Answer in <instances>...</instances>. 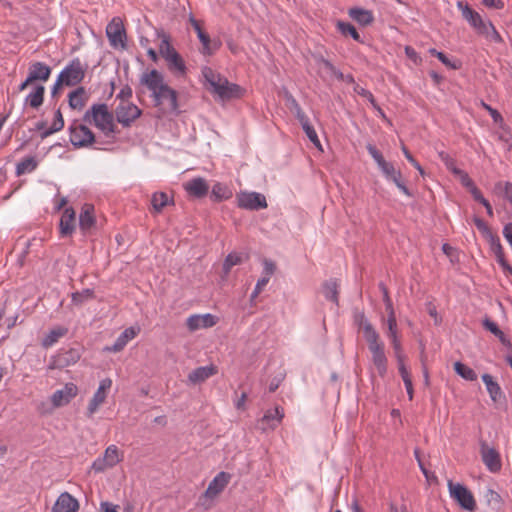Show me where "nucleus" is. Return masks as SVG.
<instances>
[{"label": "nucleus", "instance_id": "nucleus-1", "mask_svg": "<svg viewBox=\"0 0 512 512\" xmlns=\"http://www.w3.org/2000/svg\"><path fill=\"white\" fill-rule=\"evenodd\" d=\"M140 83L151 92L155 106L162 113H172L178 110V94L165 82L159 71L153 69L143 73Z\"/></svg>", "mask_w": 512, "mask_h": 512}, {"label": "nucleus", "instance_id": "nucleus-2", "mask_svg": "<svg viewBox=\"0 0 512 512\" xmlns=\"http://www.w3.org/2000/svg\"><path fill=\"white\" fill-rule=\"evenodd\" d=\"M359 328L363 332L364 338L368 345V349L371 353L372 368L381 378H384L387 373L388 366V360L385 355L384 342L380 339L379 333L364 317V315L360 316Z\"/></svg>", "mask_w": 512, "mask_h": 512}, {"label": "nucleus", "instance_id": "nucleus-3", "mask_svg": "<svg viewBox=\"0 0 512 512\" xmlns=\"http://www.w3.org/2000/svg\"><path fill=\"white\" fill-rule=\"evenodd\" d=\"M456 5L457 8L461 11L463 18L469 23V25L476 31L477 34L482 35L496 43L502 42V37L492 22L484 20L477 11L473 10L467 3L463 1H458Z\"/></svg>", "mask_w": 512, "mask_h": 512}, {"label": "nucleus", "instance_id": "nucleus-4", "mask_svg": "<svg viewBox=\"0 0 512 512\" xmlns=\"http://www.w3.org/2000/svg\"><path fill=\"white\" fill-rule=\"evenodd\" d=\"M158 37L161 40L159 55L165 60L168 70L176 78L185 77L187 74L185 61L170 43V37L164 32H158Z\"/></svg>", "mask_w": 512, "mask_h": 512}, {"label": "nucleus", "instance_id": "nucleus-5", "mask_svg": "<svg viewBox=\"0 0 512 512\" xmlns=\"http://www.w3.org/2000/svg\"><path fill=\"white\" fill-rule=\"evenodd\" d=\"M202 76L212 92L218 95L219 98L227 100L240 96L241 88L236 84L230 83L212 68L204 67L202 69Z\"/></svg>", "mask_w": 512, "mask_h": 512}, {"label": "nucleus", "instance_id": "nucleus-6", "mask_svg": "<svg viewBox=\"0 0 512 512\" xmlns=\"http://www.w3.org/2000/svg\"><path fill=\"white\" fill-rule=\"evenodd\" d=\"M368 153L377 163L379 169L388 181L393 182L397 188L406 196H411L409 189L406 187L400 170H397L394 165L386 161L382 153L372 144L366 146Z\"/></svg>", "mask_w": 512, "mask_h": 512}, {"label": "nucleus", "instance_id": "nucleus-7", "mask_svg": "<svg viewBox=\"0 0 512 512\" xmlns=\"http://www.w3.org/2000/svg\"><path fill=\"white\" fill-rule=\"evenodd\" d=\"M84 121L93 124L106 136L115 132L113 115L109 112L105 104L93 105L84 115Z\"/></svg>", "mask_w": 512, "mask_h": 512}, {"label": "nucleus", "instance_id": "nucleus-8", "mask_svg": "<svg viewBox=\"0 0 512 512\" xmlns=\"http://www.w3.org/2000/svg\"><path fill=\"white\" fill-rule=\"evenodd\" d=\"M86 67L80 59H73L58 75L54 85V92L60 86H75L79 84L85 76Z\"/></svg>", "mask_w": 512, "mask_h": 512}, {"label": "nucleus", "instance_id": "nucleus-9", "mask_svg": "<svg viewBox=\"0 0 512 512\" xmlns=\"http://www.w3.org/2000/svg\"><path fill=\"white\" fill-rule=\"evenodd\" d=\"M230 476L226 472L218 473L214 479L209 483L204 494L199 498L198 505L207 510L212 507L213 500L224 490L228 485Z\"/></svg>", "mask_w": 512, "mask_h": 512}, {"label": "nucleus", "instance_id": "nucleus-10", "mask_svg": "<svg viewBox=\"0 0 512 512\" xmlns=\"http://www.w3.org/2000/svg\"><path fill=\"white\" fill-rule=\"evenodd\" d=\"M113 381L111 378H104L100 380L96 391L89 399L85 415L87 418H92L99 409L106 403L110 390L112 388Z\"/></svg>", "mask_w": 512, "mask_h": 512}, {"label": "nucleus", "instance_id": "nucleus-11", "mask_svg": "<svg viewBox=\"0 0 512 512\" xmlns=\"http://www.w3.org/2000/svg\"><path fill=\"white\" fill-rule=\"evenodd\" d=\"M447 486L450 497L456 501L462 509L470 512L476 509V500L467 487L460 483H455L452 480H448Z\"/></svg>", "mask_w": 512, "mask_h": 512}, {"label": "nucleus", "instance_id": "nucleus-12", "mask_svg": "<svg viewBox=\"0 0 512 512\" xmlns=\"http://www.w3.org/2000/svg\"><path fill=\"white\" fill-rule=\"evenodd\" d=\"M123 458L124 453L116 445L111 444L105 449L103 456L94 460L92 469L97 473L104 472L115 467Z\"/></svg>", "mask_w": 512, "mask_h": 512}, {"label": "nucleus", "instance_id": "nucleus-13", "mask_svg": "<svg viewBox=\"0 0 512 512\" xmlns=\"http://www.w3.org/2000/svg\"><path fill=\"white\" fill-rule=\"evenodd\" d=\"M106 35L111 47L124 50L127 48V36L123 21L114 17L106 27Z\"/></svg>", "mask_w": 512, "mask_h": 512}, {"label": "nucleus", "instance_id": "nucleus-14", "mask_svg": "<svg viewBox=\"0 0 512 512\" xmlns=\"http://www.w3.org/2000/svg\"><path fill=\"white\" fill-rule=\"evenodd\" d=\"M50 75L51 68L47 64L39 61L31 63L28 68V76L26 80L20 84L19 91H24L36 81H48Z\"/></svg>", "mask_w": 512, "mask_h": 512}, {"label": "nucleus", "instance_id": "nucleus-15", "mask_svg": "<svg viewBox=\"0 0 512 512\" xmlns=\"http://www.w3.org/2000/svg\"><path fill=\"white\" fill-rule=\"evenodd\" d=\"M79 393L78 386L73 382L66 383L62 388L57 389L50 396V402L54 408L68 405Z\"/></svg>", "mask_w": 512, "mask_h": 512}, {"label": "nucleus", "instance_id": "nucleus-16", "mask_svg": "<svg viewBox=\"0 0 512 512\" xmlns=\"http://www.w3.org/2000/svg\"><path fill=\"white\" fill-rule=\"evenodd\" d=\"M95 140L93 132L84 124L74 123L70 127V141L75 147L91 145Z\"/></svg>", "mask_w": 512, "mask_h": 512}, {"label": "nucleus", "instance_id": "nucleus-17", "mask_svg": "<svg viewBox=\"0 0 512 512\" xmlns=\"http://www.w3.org/2000/svg\"><path fill=\"white\" fill-rule=\"evenodd\" d=\"M237 203L240 208L258 210L267 207L264 195L257 192H241L237 194Z\"/></svg>", "mask_w": 512, "mask_h": 512}, {"label": "nucleus", "instance_id": "nucleus-18", "mask_svg": "<svg viewBox=\"0 0 512 512\" xmlns=\"http://www.w3.org/2000/svg\"><path fill=\"white\" fill-rule=\"evenodd\" d=\"M285 411L281 406L265 411L263 417L259 420V428L263 431L275 430L282 422Z\"/></svg>", "mask_w": 512, "mask_h": 512}, {"label": "nucleus", "instance_id": "nucleus-19", "mask_svg": "<svg viewBox=\"0 0 512 512\" xmlns=\"http://www.w3.org/2000/svg\"><path fill=\"white\" fill-rule=\"evenodd\" d=\"M115 113L119 123L124 126H129L141 115V110L130 102L121 101L117 106Z\"/></svg>", "mask_w": 512, "mask_h": 512}, {"label": "nucleus", "instance_id": "nucleus-20", "mask_svg": "<svg viewBox=\"0 0 512 512\" xmlns=\"http://www.w3.org/2000/svg\"><path fill=\"white\" fill-rule=\"evenodd\" d=\"M480 454L484 465L490 472L496 473L501 470L502 462L500 454L495 448L490 447L486 443H482L480 448Z\"/></svg>", "mask_w": 512, "mask_h": 512}, {"label": "nucleus", "instance_id": "nucleus-21", "mask_svg": "<svg viewBox=\"0 0 512 512\" xmlns=\"http://www.w3.org/2000/svg\"><path fill=\"white\" fill-rule=\"evenodd\" d=\"M382 323L386 325V336L390 340L393 351L403 349L396 314H389L387 319H382Z\"/></svg>", "mask_w": 512, "mask_h": 512}, {"label": "nucleus", "instance_id": "nucleus-22", "mask_svg": "<svg viewBox=\"0 0 512 512\" xmlns=\"http://www.w3.org/2000/svg\"><path fill=\"white\" fill-rule=\"evenodd\" d=\"M217 322L218 318L213 314H193L187 318L186 326L189 331L194 332L199 329L213 327Z\"/></svg>", "mask_w": 512, "mask_h": 512}, {"label": "nucleus", "instance_id": "nucleus-23", "mask_svg": "<svg viewBox=\"0 0 512 512\" xmlns=\"http://www.w3.org/2000/svg\"><path fill=\"white\" fill-rule=\"evenodd\" d=\"M79 501L68 492L61 493L56 499L51 512H77Z\"/></svg>", "mask_w": 512, "mask_h": 512}, {"label": "nucleus", "instance_id": "nucleus-24", "mask_svg": "<svg viewBox=\"0 0 512 512\" xmlns=\"http://www.w3.org/2000/svg\"><path fill=\"white\" fill-rule=\"evenodd\" d=\"M140 333V327L132 326L129 328H126L120 336L116 339L115 343L112 346H106L104 348L105 352H113L117 353L122 351L127 343L131 340H133L138 334Z\"/></svg>", "mask_w": 512, "mask_h": 512}, {"label": "nucleus", "instance_id": "nucleus-25", "mask_svg": "<svg viewBox=\"0 0 512 512\" xmlns=\"http://www.w3.org/2000/svg\"><path fill=\"white\" fill-rule=\"evenodd\" d=\"M185 191L193 197L202 198L209 191V185L204 178L196 177L183 184Z\"/></svg>", "mask_w": 512, "mask_h": 512}, {"label": "nucleus", "instance_id": "nucleus-26", "mask_svg": "<svg viewBox=\"0 0 512 512\" xmlns=\"http://www.w3.org/2000/svg\"><path fill=\"white\" fill-rule=\"evenodd\" d=\"M217 373L218 369L213 364L198 367L189 373L188 382L193 385L200 384L209 379L210 377L216 375Z\"/></svg>", "mask_w": 512, "mask_h": 512}, {"label": "nucleus", "instance_id": "nucleus-27", "mask_svg": "<svg viewBox=\"0 0 512 512\" xmlns=\"http://www.w3.org/2000/svg\"><path fill=\"white\" fill-rule=\"evenodd\" d=\"M486 241L488 242V244L490 246V250L495 255L497 262L500 264V266L505 271H508L509 273L512 274V268L509 266V264L505 260L503 247L500 243L499 237L494 234L491 237L487 238Z\"/></svg>", "mask_w": 512, "mask_h": 512}, {"label": "nucleus", "instance_id": "nucleus-28", "mask_svg": "<svg viewBox=\"0 0 512 512\" xmlns=\"http://www.w3.org/2000/svg\"><path fill=\"white\" fill-rule=\"evenodd\" d=\"M61 237L70 236L75 230V211L73 208H66L59 223Z\"/></svg>", "mask_w": 512, "mask_h": 512}, {"label": "nucleus", "instance_id": "nucleus-29", "mask_svg": "<svg viewBox=\"0 0 512 512\" xmlns=\"http://www.w3.org/2000/svg\"><path fill=\"white\" fill-rule=\"evenodd\" d=\"M95 209L94 206L91 204H84L82 206L80 216H79V226L82 232L86 233L95 224V215H94Z\"/></svg>", "mask_w": 512, "mask_h": 512}, {"label": "nucleus", "instance_id": "nucleus-30", "mask_svg": "<svg viewBox=\"0 0 512 512\" xmlns=\"http://www.w3.org/2000/svg\"><path fill=\"white\" fill-rule=\"evenodd\" d=\"M173 199L165 192H155L151 197V212L161 213L163 209L172 205Z\"/></svg>", "mask_w": 512, "mask_h": 512}, {"label": "nucleus", "instance_id": "nucleus-31", "mask_svg": "<svg viewBox=\"0 0 512 512\" xmlns=\"http://www.w3.org/2000/svg\"><path fill=\"white\" fill-rule=\"evenodd\" d=\"M319 73L322 77L336 78L338 80H344V75L328 60L320 58L318 61Z\"/></svg>", "mask_w": 512, "mask_h": 512}, {"label": "nucleus", "instance_id": "nucleus-32", "mask_svg": "<svg viewBox=\"0 0 512 512\" xmlns=\"http://www.w3.org/2000/svg\"><path fill=\"white\" fill-rule=\"evenodd\" d=\"M45 94V87L42 84H37L33 90L25 98V104L31 108L37 109L43 104Z\"/></svg>", "mask_w": 512, "mask_h": 512}, {"label": "nucleus", "instance_id": "nucleus-33", "mask_svg": "<svg viewBox=\"0 0 512 512\" xmlns=\"http://www.w3.org/2000/svg\"><path fill=\"white\" fill-rule=\"evenodd\" d=\"M88 100L86 91L80 87L69 94V106L72 109L81 110Z\"/></svg>", "mask_w": 512, "mask_h": 512}, {"label": "nucleus", "instance_id": "nucleus-34", "mask_svg": "<svg viewBox=\"0 0 512 512\" xmlns=\"http://www.w3.org/2000/svg\"><path fill=\"white\" fill-rule=\"evenodd\" d=\"M393 352H394V357L397 362L398 371H399V374H400L403 382L412 381L411 374L406 367V355H405L404 349H400V350L393 351Z\"/></svg>", "mask_w": 512, "mask_h": 512}, {"label": "nucleus", "instance_id": "nucleus-35", "mask_svg": "<svg viewBox=\"0 0 512 512\" xmlns=\"http://www.w3.org/2000/svg\"><path fill=\"white\" fill-rule=\"evenodd\" d=\"M349 16L361 25H369L373 22L374 17L371 11L361 8H351Z\"/></svg>", "mask_w": 512, "mask_h": 512}, {"label": "nucleus", "instance_id": "nucleus-36", "mask_svg": "<svg viewBox=\"0 0 512 512\" xmlns=\"http://www.w3.org/2000/svg\"><path fill=\"white\" fill-rule=\"evenodd\" d=\"M81 357V353L78 349L71 348L67 351L59 353L58 355V365L59 366H70L79 361Z\"/></svg>", "mask_w": 512, "mask_h": 512}, {"label": "nucleus", "instance_id": "nucleus-37", "mask_svg": "<svg viewBox=\"0 0 512 512\" xmlns=\"http://www.w3.org/2000/svg\"><path fill=\"white\" fill-rule=\"evenodd\" d=\"M482 380L486 386V389L491 399L496 402L501 398L502 391L499 384L494 381L493 377L489 374L482 375Z\"/></svg>", "mask_w": 512, "mask_h": 512}, {"label": "nucleus", "instance_id": "nucleus-38", "mask_svg": "<svg viewBox=\"0 0 512 512\" xmlns=\"http://www.w3.org/2000/svg\"><path fill=\"white\" fill-rule=\"evenodd\" d=\"M68 332V329L65 327H56L49 331V333L43 338L42 346L45 348H49L53 346L60 338L65 336Z\"/></svg>", "mask_w": 512, "mask_h": 512}, {"label": "nucleus", "instance_id": "nucleus-39", "mask_svg": "<svg viewBox=\"0 0 512 512\" xmlns=\"http://www.w3.org/2000/svg\"><path fill=\"white\" fill-rule=\"evenodd\" d=\"M199 41L202 44V47H201L200 51H201V53L203 55H212L221 46V43L219 41L212 40L207 33L206 34H201L200 38H199Z\"/></svg>", "mask_w": 512, "mask_h": 512}, {"label": "nucleus", "instance_id": "nucleus-40", "mask_svg": "<svg viewBox=\"0 0 512 512\" xmlns=\"http://www.w3.org/2000/svg\"><path fill=\"white\" fill-rule=\"evenodd\" d=\"M232 190L221 183H216L212 187L211 198L213 201L220 202L228 200L232 197Z\"/></svg>", "mask_w": 512, "mask_h": 512}, {"label": "nucleus", "instance_id": "nucleus-41", "mask_svg": "<svg viewBox=\"0 0 512 512\" xmlns=\"http://www.w3.org/2000/svg\"><path fill=\"white\" fill-rule=\"evenodd\" d=\"M37 160L35 157H26L22 159L16 166V174L18 176L33 172L37 168Z\"/></svg>", "mask_w": 512, "mask_h": 512}, {"label": "nucleus", "instance_id": "nucleus-42", "mask_svg": "<svg viewBox=\"0 0 512 512\" xmlns=\"http://www.w3.org/2000/svg\"><path fill=\"white\" fill-rule=\"evenodd\" d=\"M63 127H64V120H63L62 114H61L60 110H57L55 112V117H54L52 125L48 129H46L42 132L41 137L46 138V137L50 136L51 134L60 131Z\"/></svg>", "mask_w": 512, "mask_h": 512}, {"label": "nucleus", "instance_id": "nucleus-43", "mask_svg": "<svg viewBox=\"0 0 512 512\" xmlns=\"http://www.w3.org/2000/svg\"><path fill=\"white\" fill-rule=\"evenodd\" d=\"M454 370L465 380L474 381L477 379L475 371L461 362H455Z\"/></svg>", "mask_w": 512, "mask_h": 512}, {"label": "nucleus", "instance_id": "nucleus-44", "mask_svg": "<svg viewBox=\"0 0 512 512\" xmlns=\"http://www.w3.org/2000/svg\"><path fill=\"white\" fill-rule=\"evenodd\" d=\"M323 294L327 300L338 304V284L336 281L326 282L323 286Z\"/></svg>", "mask_w": 512, "mask_h": 512}, {"label": "nucleus", "instance_id": "nucleus-45", "mask_svg": "<svg viewBox=\"0 0 512 512\" xmlns=\"http://www.w3.org/2000/svg\"><path fill=\"white\" fill-rule=\"evenodd\" d=\"M485 499L488 505L491 506L493 509H500L504 504L502 496L493 489H488L486 491Z\"/></svg>", "mask_w": 512, "mask_h": 512}, {"label": "nucleus", "instance_id": "nucleus-46", "mask_svg": "<svg viewBox=\"0 0 512 512\" xmlns=\"http://www.w3.org/2000/svg\"><path fill=\"white\" fill-rule=\"evenodd\" d=\"M242 256L237 252H232L227 255L223 263V271L225 276L229 274L231 268L235 265L242 263Z\"/></svg>", "mask_w": 512, "mask_h": 512}, {"label": "nucleus", "instance_id": "nucleus-47", "mask_svg": "<svg viewBox=\"0 0 512 512\" xmlns=\"http://www.w3.org/2000/svg\"><path fill=\"white\" fill-rule=\"evenodd\" d=\"M337 27L342 34L350 35L354 40L361 42L360 35L352 24L340 21Z\"/></svg>", "mask_w": 512, "mask_h": 512}, {"label": "nucleus", "instance_id": "nucleus-48", "mask_svg": "<svg viewBox=\"0 0 512 512\" xmlns=\"http://www.w3.org/2000/svg\"><path fill=\"white\" fill-rule=\"evenodd\" d=\"M483 326L485 329L490 331L492 334H494L499 340L505 344L507 342L505 334L499 329L497 324L489 319H485L483 322Z\"/></svg>", "mask_w": 512, "mask_h": 512}, {"label": "nucleus", "instance_id": "nucleus-49", "mask_svg": "<svg viewBox=\"0 0 512 512\" xmlns=\"http://www.w3.org/2000/svg\"><path fill=\"white\" fill-rule=\"evenodd\" d=\"M302 128H303L306 136L308 137V139L313 143V145L318 150L323 151V148H322L321 142L318 138V135H317L315 129L311 126V124L308 123V124L304 125Z\"/></svg>", "mask_w": 512, "mask_h": 512}, {"label": "nucleus", "instance_id": "nucleus-50", "mask_svg": "<svg viewBox=\"0 0 512 512\" xmlns=\"http://www.w3.org/2000/svg\"><path fill=\"white\" fill-rule=\"evenodd\" d=\"M496 192H504L506 199L512 204V183L499 181L495 184Z\"/></svg>", "mask_w": 512, "mask_h": 512}, {"label": "nucleus", "instance_id": "nucleus-51", "mask_svg": "<svg viewBox=\"0 0 512 512\" xmlns=\"http://www.w3.org/2000/svg\"><path fill=\"white\" fill-rule=\"evenodd\" d=\"M439 158L445 164L446 168L451 171L454 175L457 174L461 169L457 168L455 160L445 152H439Z\"/></svg>", "mask_w": 512, "mask_h": 512}, {"label": "nucleus", "instance_id": "nucleus-52", "mask_svg": "<svg viewBox=\"0 0 512 512\" xmlns=\"http://www.w3.org/2000/svg\"><path fill=\"white\" fill-rule=\"evenodd\" d=\"M93 291L90 289L83 290L72 294V302L76 305H81L85 301L93 298Z\"/></svg>", "mask_w": 512, "mask_h": 512}, {"label": "nucleus", "instance_id": "nucleus-53", "mask_svg": "<svg viewBox=\"0 0 512 512\" xmlns=\"http://www.w3.org/2000/svg\"><path fill=\"white\" fill-rule=\"evenodd\" d=\"M474 223H475L477 229L481 232V234L485 238V240L487 238L491 237L492 235H494L492 230L488 227V225L483 220H481L479 218H475Z\"/></svg>", "mask_w": 512, "mask_h": 512}, {"label": "nucleus", "instance_id": "nucleus-54", "mask_svg": "<svg viewBox=\"0 0 512 512\" xmlns=\"http://www.w3.org/2000/svg\"><path fill=\"white\" fill-rule=\"evenodd\" d=\"M429 53H430V55L437 57V58H438V59H439V60H440V61H441L445 66H447V67H449V68H452V69H457V68H458V66H457V65H455V64H453V63H452V62H451V61L446 57V55H445L444 53L439 52V51H437V50H436V49H434V48H431V49L429 50Z\"/></svg>", "mask_w": 512, "mask_h": 512}, {"label": "nucleus", "instance_id": "nucleus-55", "mask_svg": "<svg viewBox=\"0 0 512 512\" xmlns=\"http://www.w3.org/2000/svg\"><path fill=\"white\" fill-rule=\"evenodd\" d=\"M355 91H356V93H358L359 95H361V96L365 97V98H366V99H367V100H368V101L373 105V107H374V108H376L380 113H382V110H381V109H380V107L377 105V103H376V101H375V98H374L373 94H372L370 91H368V90H366V89H364V88H362V87H359V86H357V87L355 88Z\"/></svg>", "mask_w": 512, "mask_h": 512}, {"label": "nucleus", "instance_id": "nucleus-56", "mask_svg": "<svg viewBox=\"0 0 512 512\" xmlns=\"http://www.w3.org/2000/svg\"><path fill=\"white\" fill-rule=\"evenodd\" d=\"M455 176L459 179L460 183H461L464 187H466L468 190H469L472 186H474V185H475V184H474V182H473V180H472V179L469 177V175H468L465 171H463V170H460L459 172H457V174H456Z\"/></svg>", "mask_w": 512, "mask_h": 512}, {"label": "nucleus", "instance_id": "nucleus-57", "mask_svg": "<svg viewBox=\"0 0 512 512\" xmlns=\"http://www.w3.org/2000/svg\"><path fill=\"white\" fill-rule=\"evenodd\" d=\"M276 265L273 261L269 259L263 260V275L268 276L271 278V276L275 273Z\"/></svg>", "mask_w": 512, "mask_h": 512}, {"label": "nucleus", "instance_id": "nucleus-58", "mask_svg": "<svg viewBox=\"0 0 512 512\" xmlns=\"http://www.w3.org/2000/svg\"><path fill=\"white\" fill-rule=\"evenodd\" d=\"M382 290H383V301L385 303V308H386V312L387 314H395V310H394V307H393V303H392V300L389 296V293L387 291V289L385 287H382Z\"/></svg>", "mask_w": 512, "mask_h": 512}, {"label": "nucleus", "instance_id": "nucleus-59", "mask_svg": "<svg viewBox=\"0 0 512 512\" xmlns=\"http://www.w3.org/2000/svg\"><path fill=\"white\" fill-rule=\"evenodd\" d=\"M293 104L295 107L296 117L299 120L301 126L303 127L304 125L309 123V120H308L307 116L305 115V113L303 112V110L300 108V106L296 103L295 100H293Z\"/></svg>", "mask_w": 512, "mask_h": 512}, {"label": "nucleus", "instance_id": "nucleus-60", "mask_svg": "<svg viewBox=\"0 0 512 512\" xmlns=\"http://www.w3.org/2000/svg\"><path fill=\"white\" fill-rule=\"evenodd\" d=\"M99 512H119V506L108 501H102Z\"/></svg>", "mask_w": 512, "mask_h": 512}, {"label": "nucleus", "instance_id": "nucleus-61", "mask_svg": "<svg viewBox=\"0 0 512 512\" xmlns=\"http://www.w3.org/2000/svg\"><path fill=\"white\" fill-rule=\"evenodd\" d=\"M482 3L488 8L503 9L504 2L502 0H482Z\"/></svg>", "mask_w": 512, "mask_h": 512}, {"label": "nucleus", "instance_id": "nucleus-62", "mask_svg": "<svg viewBox=\"0 0 512 512\" xmlns=\"http://www.w3.org/2000/svg\"><path fill=\"white\" fill-rule=\"evenodd\" d=\"M469 192L472 194L475 201L483 204L487 199H485L481 193V191L474 185L469 189Z\"/></svg>", "mask_w": 512, "mask_h": 512}, {"label": "nucleus", "instance_id": "nucleus-63", "mask_svg": "<svg viewBox=\"0 0 512 512\" xmlns=\"http://www.w3.org/2000/svg\"><path fill=\"white\" fill-rule=\"evenodd\" d=\"M487 110L490 113V116L492 117L493 121L495 123H503V117L502 115L495 109L491 108L490 106H486Z\"/></svg>", "mask_w": 512, "mask_h": 512}, {"label": "nucleus", "instance_id": "nucleus-64", "mask_svg": "<svg viewBox=\"0 0 512 512\" xmlns=\"http://www.w3.org/2000/svg\"><path fill=\"white\" fill-rule=\"evenodd\" d=\"M503 234L506 240L509 242V244L512 247V222L507 224L503 229Z\"/></svg>", "mask_w": 512, "mask_h": 512}]
</instances>
